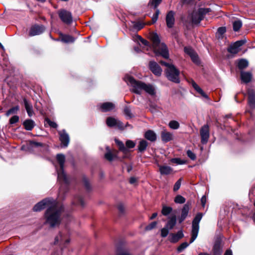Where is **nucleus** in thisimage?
<instances>
[{"mask_svg":"<svg viewBox=\"0 0 255 255\" xmlns=\"http://www.w3.org/2000/svg\"><path fill=\"white\" fill-rule=\"evenodd\" d=\"M48 207L45 214V218L46 223L49 224L51 227H54L60 224L61 222V213L62 210V206L60 204L52 199H45L36 204L33 207L34 211H40Z\"/></svg>","mask_w":255,"mask_h":255,"instance_id":"f257e3e1","label":"nucleus"},{"mask_svg":"<svg viewBox=\"0 0 255 255\" xmlns=\"http://www.w3.org/2000/svg\"><path fill=\"white\" fill-rule=\"evenodd\" d=\"M125 80L131 86L132 92L136 94H141L143 91L151 96H154L156 94L155 89L151 84L136 80L130 76H126Z\"/></svg>","mask_w":255,"mask_h":255,"instance_id":"f03ea898","label":"nucleus"},{"mask_svg":"<svg viewBox=\"0 0 255 255\" xmlns=\"http://www.w3.org/2000/svg\"><path fill=\"white\" fill-rule=\"evenodd\" d=\"M150 38L152 41L153 51L156 56L160 55L164 58L169 57L168 48L163 43H160L158 34L152 32L150 34Z\"/></svg>","mask_w":255,"mask_h":255,"instance_id":"7ed1b4c3","label":"nucleus"},{"mask_svg":"<svg viewBox=\"0 0 255 255\" xmlns=\"http://www.w3.org/2000/svg\"><path fill=\"white\" fill-rule=\"evenodd\" d=\"M160 63L161 65L166 67L165 72L167 79L173 82L179 83L180 82L179 70L171 64H169L162 61Z\"/></svg>","mask_w":255,"mask_h":255,"instance_id":"20e7f679","label":"nucleus"},{"mask_svg":"<svg viewBox=\"0 0 255 255\" xmlns=\"http://www.w3.org/2000/svg\"><path fill=\"white\" fill-rule=\"evenodd\" d=\"M210 8H199L196 12L192 11V27L193 25H198L204 18L205 15L210 12Z\"/></svg>","mask_w":255,"mask_h":255,"instance_id":"39448f33","label":"nucleus"},{"mask_svg":"<svg viewBox=\"0 0 255 255\" xmlns=\"http://www.w3.org/2000/svg\"><path fill=\"white\" fill-rule=\"evenodd\" d=\"M56 159L60 166L59 170L57 171L58 179L59 181H63L64 183H67L68 182V179L64 172L65 157L63 154H58L56 156Z\"/></svg>","mask_w":255,"mask_h":255,"instance_id":"423d86ee","label":"nucleus"},{"mask_svg":"<svg viewBox=\"0 0 255 255\" xmlns=\"http://www.w3.org/2000/svg\"><path fill=\"white\" fill-rule=\"evenodd\" d=\"M203 216V214L198 212L192 220V243L197 238L199 231V223Z\"/></svg>","mask_w":255,"mask_h":255,"instance_id":"0eeeda50","label":"nucleus"},{"mask_svg":"<svg viewBox=\"0 0 255 255\" xmlns=\"http://www.w3.org/2000/svg\"><path fill=\"white\" fill-rule=\"evenodd\" d=\"M200 134L201 142L203 144H206L208 141L210 136V129L208 124L204 125L201 127L200 130Z\"/></svg>","mask_w":255,"mask_h":255,"instance_id":"6e6552de","label":"nucleus"},{"mask_svg":"<svg viewBox=\"0 0 255 255\" xmlns=\"http://www.w3.org/2000/svg\"><path fill=\"white\" fill-rule=\"evenodd\" d=\"M58 15L61 20L65 23L70 24L73 21L71 12L65 9L59 10Z\"/></svg>","mask_w":255,"mask_h":255,"instance_id":"1a4fd4ad","label":"nucleus"},{"mask_svg":"<svg viewBox=\"0 0 255 255\" xmlns=\"http://www.w3.org/2000/svg\"><path fill=\"white\" fill-rule=\"evenodd\" d=\"M223 253V246L222 240L220 238H217L214 243L211 252L212 255H222Z\"/></svg>","mask_w":255,"mask_h":255,"instance_id":"9d476101","label":"nucleus"},{"mask_svg":"<svg viewBox=\"0 0 255 255\" xmlns=\"http://www.w3.org/2000/svg\"><path fill=\"white\" fill-rule=\"evenodd\" d=\"M192 88L196 91L195 96L199 98H203L207 100H210L209 97L206 93L192 80Z\"/></svg>","mask_w":255,"mask_h":255,"instance_id":"9b49d317","label":"nucleus"},{"mask_svg":"<svg viewBox=\"0 0 255 255\" xmlns=\"http://www.w3.org/2000/svg\"><path fill=\"white\" fill-rule=\"evenodd\" d=\"M248 103L250 108L255 109V91L253 89H249L247 91Z\"/></svg>","mask_w":255,"mask_h":255,"instance_id":"f8f14e48","label":"nucleus"},{"mask_svg":"<svg viewBox=\"0 0 255 255\" xmlns=\"http://www.w3.org/2000/svg\"><path fill=\"white\" fill-rule=\"evenodd\" d=\"M45 30L44 26L41 25H35L32 26L30 29L29 35L30 36L39 35L43 33Z\"/></svg>","mask_w":255,"mask_h":255,"instance_id":"ddd939ff","label":"nucleus"},{"mask_svg":"<svg viewBox=\"0 0 255 255\" xmlns=\"http://www.w3.org/2000/svg\"><path fill=\"white\" fill-rule=\"evenodd\" d=\"M149 68L152 72L157 76H160L162 73V69L159 65L154 61H150Z\"/></svg>","mask_w":255,"mask_h":255,"instance_id":"4468645a","label":"nucleus"},{"mask_svg":"<svg viewBox=\"0 0 255 255\" xmlns=\"http://www.w3.org/2000/svg\"><path fill=\"white\" fill-rule=\"evenodd\" d=\"M60 135V140L61 144L64 147H67L69 142V137L68 134L66 132L65 130L63 129L58 132Z\"/></svg>","mask_w":255,"mask_h":255,"instance_id":"2eb2a0df","label":"nucleus"},{"mask_svg":"<svg viewBox=\"0 0 255 255\" xmlns=\"http://www.w3.org/2000/svg\"><path fill=\"white\" fill-rule=\"evenodd\" d=\"M240 77L242 81L246 84L250 83L253 79V74L250 71H242L240 72Z\"/></svg>","mask_w":255,"mask_h":255,"instance_id":"dca6fc26","label":"nucleus"},{"mask_svg":"<svg viewBox=\"0 0 255 255\" xmlns=\"http://www.w3.org/2000/svg\"><path fill=\"white\" fill-rule=\"evenodd\" d=\"M106 124L109 127H117L119 128L123 127L122 123L120 121L113 117H108L106 120Z\"/></svg>","mask_w":255,"mask_h":255,"instance_id":"f3484780","label":"nucleus"},{"mask_svg":"<svg viewBox=\"0 0 255 255\" xmlns=\"http://www.w3.org/2000/svg\"><path fill=\"white\" fill-rule=\"evenodd\" d=\"M175 12L172 11H169L166 14V23L168 28H172L175 23L174 18Z\"/></svg>","mask_w":255,"mask_h":255,"instance_id":"a211bd4d","label":"nucleus"},{"mask_svg":"<svg viewBox=\"0 0 255 255\" xmlns=\"http://www.w3.org/2000/svg\"><path fill=\"white\" fill-rule=\"evenodd\" d=\"M183 237L182 231H178L176 234H170L169 236V240L171 243H176Z\"/></svg>","mask_w":255,"mask_h":255,"instance_id":"6ab92c4d","label":"nucleus"},{"mask_svg":"<svg viewBox=\"0 0 255 255\" xmlns=\"http://www.w3.org/2000/svg\"><path fill=\"white\" fill-rule=\"evenodd\" d=\"M237 64L236 66L241 71H243L244 69L247 68L249 66L248 61L244 58L239 59L236 61Z\"/></svg>","mask_w":255,"mask_h":255,"instance_id":"aec40b11","label":"nucleus"},{"mask_svg":"<svg viewBox=\"0 0 255 255\" xmlns=\"http://www.w3.org/2000/svg\"><path fill=\"white\" fill-rule=\"evenodd\" d=\"M115 107V105L111 102H105L100 106V109L103 112H110Z\"/></svg>","mask_w":255,"mask_h":255,"instance_id":"412c9836","label":"nucleus"},{"mask_svg":"<svg viewBox=\"0 0 255 255\" xmlns=\"http://www.w3.org/2000/svg\"><path fill=\"white\" fill-rule=\"evenodd\" d=\"M161 138L163 142L166 143L172 140L173 136L171 133L164 130L161 133Z\"/></svg>","mask_w":255,"mask_h":255,"instance_id":"4be33fe9","label":"nucleus"},{"mask_svg":"<svg viewBox=\"0 0 255 255\" xmlns=\"http://www.w3.org/2000/svg\"><path fill=\"white\" fill-rule=\"evenodd\" d=\"M181 20L186 27L190 29L191 22V14L190 12H189L183 14L181 17Z\"/></svg>","mask_w":255,"mask_h":255,"instance_id":"5701e85b","label":"nucleus"},{"mask_svg":"<svg viewBox=\"0 0 255 255\" xmlns=\"http://www.w3.org/2000/svg\"><path fill=\"white\" fill-rule=\"evenodd\" d=\"M192 63L195 64L196 66L203 67L204 64L201 61L198 54L193 50H192Z\"/></svg>","mask_w":255,"mask_h":255,"instance_id":"b1692460","label":"nucleus"},{"mask_svg":"<svg viewBox=\"0 0 255 255\" xmlns=\"http://www.w3.org/2000/svg\"><path fill=\"white\" fill-rule=\"evenodd\" d=\"M144 137L151 142H154L156 140L157 136L153 130H148L144 133Z\"/></svg>","mask_w":255,"mask_h":255,"instance_id":"393cba45","label":"nucleus"},{"mask_svg":"<svg viewBox=\"0 0 255 255\" xmlns=\"http://www.w3.org/2000/svg\"><path fill=\"white\" fill-rule=\"evenodd\" d=\"M159 170L161 175H168L172 171L171 167L165 165H158Z\"/></svg>","mask_w":255,"mask_h":255,"instance_id":"a878e982","label":"nucleus"},{"mask_svg":"<svg viewBox=\"0 0 255 255\" xmlns=\"http://www.w3.org/2000/svg\"><path fill=\"white\" fill-rule=\"evenodd\" d=\"M23 101L28 115L31 117L34 114L32 105L26 99H24Z\"/></svg>","mask_w":255,"mask_h":255,"instance_id":"bb28decb","label":"nucleus"},{"mask_svg":"<svg viewBox=\"0 0 255 255\" xmlns=\"http://www.w3.org/2000/svg\"><path fill=\"white\" fill-rule=\"evenodd\" d=\"M189 210V206L187 205V204H185L183 206V207L182 209L181 215L179 218V222L180 223H181L185 219V218H186V217L188 215Z\"/></svg>","mask_w":255,"mask_h":255,"instance_id":"cd10ccee","label":"nucleus"},{"mask_svg":"<svg viewBox=\"0 0 255 255\" xmlns=\"http://www.w3.org/2000/svg\"><path fill=\"white\" fill-rule=\"evenodd\" d=\"M176 222V218L175 215L172 216L171 217L169 218V220L168 221L165 227L168 228L169 230H171L175 226Z\"/></svg>","mask_w":255,"mask_h":255,"instance_id":"c85d7f7f","label":"nucleus"},{"mask_svg":"<svg viewBox=\"0 0 255 255\" xmlns=\"http://www.w3.org/2000/svg\"><path fill=\"white\" fill-rule=\"evenodd\" d=\"M107 150V152L105 154V158L110 161H112L116 156H117V151H114V153H112L109 148L108 147H107L106 148Z\"/></svg>","mask_w":255,"mask_h":255,"instance_id":"c756f323","label":"nucleus"},{"mask_svg":"<svg viewBox=\"0 0 255 255\" xmlns=\"http://www.w3.org/2000/svg\"><path fill=\"white\" fill-rule=\"evenodd\" d=\"M25 128L27 130H31L34 127V122L32 120H26L23 123Z\"/></svg>","mask_w":255,"mask_h":255,"instance_id":"7c9ffc66","label":"nucleus"},{"mask_svg":"<svg viewBox=\"0 0 255 255\" xmlns=\"http://www.w3.org/2000/svg\"><path fill=\"white\" fill-rule=\"evenodd\" d=\"M242 22L238 19L233 22V29L235 32H238L242 26Z\"/></svg>","mask_w":255,"mask_h":255,"instance_id":"2f4dec72","label":"nucleus"},{"mask_svg":"<svg viewBox=\"0 0 255 255\" xmlns=\"http://www.w3.org/2000/svg\"><path fill=\"white\" fill-rule=\"evenodd\" d=\"M227 51L232 54H236L240 51V49L234 45V44H231L227 48Z\"/></svg>","mask_w":255,"mask_h":255,"instance_id":"473e14b6","label":"nucleus"},{"mask_svg":"<svg viewBox=\"0 0 255 255\" xmlns=\"http://www.w3.org/2000/svg\"><path fill=\"white\" fill-rule=\"evenodd\" d=\"M147 145V142L145 140H142L139 143L138 149L140 152H143L146 149Z\"/></svg>","mask_w":255,"mask_h":255,"instance_id":"72a5a7b5","label":"nucleus"},{"mask_svg":"<svg viewBox=\"0 0 255 255\" xmlns=\"http://www.w3.org/2000/svg\"><path fill=\"white\" fill-rule=\"evenodd\" d=\"M172 211V207L163 205L162 206L161 213L163 215L166 216L168 215L170 213H171Z\"/></svg>","mask_w":255,"mask_h":255,"instance_id":"f704fd0d","label":"nucleus"},{"mask_svg":"<svg viewBox=\"0 0 255 255\" xmlns=\"http://www.w3.org/2000/svg\"><path fill=\"white\" fill-rule=\"evenodd\" d=\"M115 142L117 143V144L118 145V146L119 147V149L121 151H122L124 153H126L128 151V149L125 147V146L123 142H122L118 139H116Z\"/></svg>","mask_w":255,"mask_h":255,"instance_id":"c9c22d12","label":"nucleus"},{"mask_svg":"<svg viewBox=\"0 0 255 255\" xmlns=\"http://www.w3.org/2000/svg\"><path fill=\"white\" fill-rule=\"evenodd\" d=\"M19 109V108L18 106L12 107L6 112L5 115L6 116L8 117L11 114H16V113H17V112H18Z\"/></svg>","mask_w":255,"mask_h":255,"instance_id":"e433bc0d","label":"nucleus"},{"mask_svg":"<svg viewBox=\"0 0 255 255\" xmlns=\"http://www.w3.org/2000/svg\"><path fill=\"white\" fill-rule=\"evenodd\" d=\"M174 201L177 204H183L185 202L186 199L181 195H178L175 197Z\"/></svg>","mask_w":255,"mask_h":255,"instance_id":"4c0bfd02","label":"nucleus"},{"mask_svg":"<svg viewBox=\"0 0 255 255\" xmlns=\"http://www.w3.org/2000/svg\"><path fill=\"white\" fill-rule=\"evenodd\" d=\"M62 41L66 43L73 42L75 41V38L70 35H65L62 38Z\"/></svg>","mask_w":255,"mask_h":255,"instance_id":"58836bf2","label":"nucleus"},{"mask_svg":"<svg viewBox=\"0 0 255 255\" xmlns=\"http://www.w3.org/2000/svg\"><path fill=\"white\" fill-rule=\"evenodd\" d=\"M169 127L173 129H176L179 127V124L176 121H171L169 123Z\"/></svg>","mask_w":255,"mask_h":255,"instance_id":"ea45409f","label":"nucleus"},{"mask_svg":"<svg viewBox=\"0 0 255 255\" xmlns=\"http://www.w3.org/2000/svg\"><path fill=\"white\" fill-rule=\"evenodd\" d=\"M189 245L186 242H184L182 243L177 248V251L178 253L182 252L184 250H185L188 246Z\"/></svg>","mask_w":255,"mask_h":255,"instance_id":"a19ab883","label":"nucleus"},{"mask_svg":"<svg viewBox=\"0 0 255 255\" xmlns=\"http://www.w3.org/2000/svg\"><path fill=\"white\" fill-rule=\"evenodd\" d=\"M171 162L176 164H183L186 163V161L182 160L179 158H174L171 159Z\"/></svg>","mask_w":255,"mask_h":255,"instance_id":"79ce46f5","label":"nucleus"},{"mask_svg":"<svg viewBox=\"0 0 255 255\" xmlns=\"http://www.w3.org/2000/svg\"><path fill=\"white\" fill-rule=\"evenodd\" d=\"M45 122L47 124H48L50 127L53 128H57L58 127L57 124L54 122L51 121L49 119L46 118L45 119Z\"/></svg>","mask_w":255,"mask_h":255,"instance_id":"37998d69","label":"nucleus"},{"mask_svg":"<svg viewBox=\"0 0 255 255\" xmlns=\"http://www.w3.org/2000/svg\"><path fill=\"white\" fill-rule=\"evenodd\" d=\"M162 0H150L149 4L153 6L154 8L157 9V6L160 3Z\"/></svg>","mask_w":255,"mask_h":255,"instance_id":"c03bdc74","label":"nucleus"},{"mask_svg":"<svg viewBox=\"0 0 255 255\" xmlns=\"http://www.w3.org/2000/svg\"><path fill=\"white\" fill-rule=\"evenodd\" d=\"M124 114L128 118H131L132 117V115L131 113V111L130 109L128 107H126L125 108Z\"/></svg>","mask_w":255,"mask_h":255,"instance_id":"a18cd8bd","label":"nucleus"},{"mask_svg":"<svg viewBox=\"0 0 255 255\" xmlns=\"http://www.w3.org/2000/svg\"><path fill=\"white\" fill-rule=\"evenodd\" d=\"M182 179L180 178L174 184L173 187V191L176 192L179 190L181 186Z\"/></svg>","mask_w":255,"mask_h":255,"instance_id":"49530a36","label":"nucleus"},{"mask_svg":"<svg viewBox=\"0 0 255 255\" xmlns=\"http://www.w3.org/2000/svg\"><path fill=\"white\" fill-rule=\"evenodd\" d=\"M246 41L245 40H240L236 41L233 44H234V45H236L238 48L240 49V47L243 46L246 43Z\"/></svg>","mask_w":255,"mask_h":255,"instance_id":"de8ad7c7","label":"nucleus"},{"mask_svg":"<svg viewBox=\"0 0 255 255\" xmlns=\"http://www.w3.org/2000/svg\"><path fill=\"white\" fill-rule=\"evenodd\" d=\"M169 229L166 227H164L161 230V236L162 237H166L169 233Z\"/></svg>","mask_w":255,"mask_h":255,"instance_id":"09e8293b","label":"nucleus"},{"mask_svg":"<svg viewBox=\"0 0 255 255\" xmlns=\"http://www.w3.org/2000/svg\"><path fill=\"white\" fill-rule=\"evenodd\" d=\"M226 32V27L225 26H221L218 28L217 33L221 36L223 35Z\"/></svg>","mask_w":255,"mask_h":255,"instance_id":"8fccbe9b","label":"nucleus"},{"mask_svg":"<svg viewBox=\"0 0 255 255\" xmlns=\"http://www.w3.org/2000/svg\"><path fill=\"white\" fill-rule=\"evenodd\" d=\"M19 121V117L17 116H14L12 117L9 120L10 124H14L18 122Z\"/></svg>","mask_w":255,"mask_h":255,"instance_id":"3c124183","label":"nucleus"},{"mask_svg":"<svg viewBox=\"0 0 255 255\" xmlns=\"http://www.w3.org/2000/svg\"><path fill=\"white\" fill-rule=\"evenodd\" d=\"M159 13V10L158 9H156V11L152 17V20L153 23L157 21Z\"/></svg>","mask_w":255,"mask_h":255,"instance_id":"603ef678","label":"nucleus"},{"mask_svg":"<svg viewBox=\"0 0 255 255\" xmlns=\"http://www.w3.org/2000/svg\"><path fill=\"white\" fill-rule=\"evenodd\" d=\"M156 224H157V223L156 222H152L151 223H150L149 225H148V226H147L145 227V230H151L156 227Z\"/></svg>","mask_w":255,"mask_h":255,"instance_id":"864d4df0","label":"nucleus"},{"mask_svg":"<svg viewBox=\"0 0 255 255\" xmlns=\"http://www.w3.org/2000/svg\"><path fill=\"white\" fill-rule=\"evenodd\" d=\"M126 146L128 147V148H133L135 146V143L132 141V140H127L126 143Z\"/></svg>","mask_w":255,"mask_h":255,"instance_id":"5fc2aeb1","label":"nucleus"},{"mask_svg":"<svg viewBox=\"0 0 255 255\" xmlns=\"http://www.w3.org/2000/svg\"><path fill=\"white\" fill-rule=\"evenodd\" d=\"M229 118H232V114H228V115H226L225 117H224V119H225L224 121V127H225V125H228V120H227V119H229Z\"/></svg>","mask_w":255,"mask_h":255,"instance_id":"6e6d98bb","label":"nucleus"},{"mask_svg":"<svg viewBox=\"0 0 255 255\" xmlns=\"http://www.w3.org/2000/svg\"><path fill=\"white\" fill-rule=\"evenodd\" d=\"M201 203L202 206L204 208L206 203V196L205 195L202 197L201 199Z\"/></svg>","mask_w":255,"mask_h":255,"instance_id":"4d7b16f0","label":"nucleus"},{"mask_svg":"<svg viewBox=\"0 0 255 255\" xmlns=\"http://www.w3.org/2000/svg\"><path fill=\"white\" fill-rule=\"evenodd\" d=\"M184 51L190 57H191V49L190 47H185Z\"/></svg>","mask_w":255,"mask_h":255,"instance_id":"13d9d810","label":"nucleus"},{"mask_svg":"<svg viewBox=\"0 0 255 255\" xmlns=\"http://www.w3.org/2000/svg\"><path fill=\"white\" fill-rule=\"evenodd\" d=\"M77 204H80L81 206H84V202L81 197H78L77 198V201L76 203Z\"/></svg>","mask_w":255,"mask_h":255,"instance_id":"bf43d9fd","label":"nucleus"},{"mask_svg":"<svg viewBox=\"0 0 255 255\" xmlns=\"http://www.w3.org/2000/svg\"><path fill=\"white\" fill-rule=\"evenodd\" d=\"M84 184H85L86 188L87 189H90V183H89V181H88V180L86 179H84Z\"/></svg>","mask_w":255,"mask_h":255,"instance_id":"052dcab7","label":"nucleus"},{"mask_svg":"<svg viewBox=\"0 0 255 255\" xmlns=\"http://www.w3.org/2000/svg\"><path fill=\"white\" fill-rule=\"evenodd\" d=\"M140 41L141 43L144 45H148V42L147 40L142 38L141 37H140Z\"/></svg>","mask_w":255,"mask_h":255,"instance_id":"680f3d73","label":"nucleus"},{"mask_svg":"<svg viewBox=\"0 0 255 255\" xmlns=\"http://www.w3.org/2000/svg\"><path fill=\"white\" fill-rule=\"evenodd\" d=\"M224 255H233L232 251L231 250L228 249L225 252Z\"/></svg>","mask_w":255,"mask_h":255,"instance_id":"e2e57ef3","label":"nucleus"},{"mask_svg":"<svg viewBox=\"0 0 255 255\" xmlns=\"http://www.w3.org/2000/svg\"><path fill=\"white\" fill-rule=\"evenodd\" d=\"M215 125L217 128H222V127H221V126H222V125H221V123H220L218 122V120H216Z\"/></svg>","mask_w":255,"mask_h":255,"instance_id":"0e129e2a","label":"nucleus"},{"mask_svg":"<svg viewBox=\"0 0 255 255\" xmlns=\"http://www.w3.org/2000/svg\"><path fill=\"white\" fill-rule=\"evenodd\" d=\"M183 4H189L191 2V0H182Z\"/></svg>","mask_w":255,"mask_h":255,"instance_id":"69168bd1","label":"nucleus"},{"mask_svg":"<svg viewBox=\"0 0 255 255\" xmlns=\"http://www.w3.org/2000/svg\"><path fill=\"white\" fill-rule=\"evenodd\" d=\"M136 179L134 177H131L129 179V182L131 184H133L134 183H135L136 182Z\"/></svg>","mask_w":255,"mask_h":255,"instance_id":"338daca9","label":"nucleus"},{"mask_svg":"<svg viewBox=\"0 0 255 255\" xmlns=\"http://www.w3.org/2000/svg\"><path fill=\"white\" fill-rule=\"evenodd\" d=\"M118 255H131L129 253L127 252H124L119 253Z\"/></svg>","mask_w":255,"mask_h":255,"instance_id":"774afa93","label":"nucleus"}]
</instances>
